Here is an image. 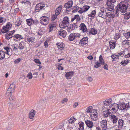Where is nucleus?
<instances>
[{
	"label": "nucleus",
	"instance_id": "obj_34",
	"mask_svg": "<svg viewBox=\"0 0 130 130\" xmlns=\"http://www.w3.org/2000/svg\"><path fill=\"white\" fill-rule=\"evenodd\" d=\"M97 33V31L94 28H91L90 31L89 32V34H91L93 35H95Z\"/></svg>",
	"mask_w": 130,
	"mask_h": 130
},
{
	"label": "nucleus",
	"instance_id": "obj_5",
	"mask_svg": "<svg viewBox=\"0 0 130 130\" xmlns=\"http://www.w3.org/2000/svg\"><path fill=\"white\" fill-rule=\"evenodd\" d=\"M91 111L92 112L90 114V117L92 120L95 121L98 119V113L95 109H93Z\"/></svg>",
	"mask_w": 130,
	"mask_h": 130
},
{
	"label": "nucleus",
	"instance_id": "obj_50",
	"mask_svg": "<svg viewBox=\"0 0 130 130\" xmlns=\"http://www.w3.org/2000/svg\"><path fill=\"white\" fill-rule=\"evenodd\" d=\"M21 19L20 18L18 19V21L15 23V25L16 26H19L21 24Z\"/></svg>",
	"mask_w": 130,
	"mask_h": 130
},
{
	"label": "nucleus",
	"instance_id": "obj_30",
	"mask_svg": "<svg viewBox=\"0 0 130 130\" xmlns=\"http://www.w3.org/2000/svg\"><path fill=\"white\" fill-rule=\"evenodd\" d=\"M115 15L112 12H106V18H111L114 17Z\"/></svg>",
	"mask_w": 130,
	"mask_h": 130
},
{
	"label": "nucleus",
	"instance_id": "obj_27",
	"mask_svg": "<svg viewBox=\"0 0 130 130\" xmlns=\"http://www.w3.org/2000/svg\"><path fill=\"white\" fill-rule=\"evenodd\" d=\"M80 20V17L78 15H75L73 18L71 19V21L73 22L74 21L77 22V21H79Z\"/></svg>",
	"mask_w": 130,
	"mask_h": 130
},
{
	"label": "nucleus",
	"instance_id": "obj_6",
	"mask_svg": "<svg viewBox=\"0 0 130 130\" xmlns=\"http://www.w3.org/2000/svg\"><path fill=\"white\" fill-rule=\"evenodd\" d=\"M49 22V18L48 17L43 16L41 18L40 22L43 25H46L48 24Z\"/></svg>",
	"mask_w": 130,
	"mask_h": 130
},
{
	"label": "nucleus",
	"instance_id": "obj_31",
	"mask_svg": "<svg viewBox=\"0 0 130 130\" xmlns=\"http://www.w3.org/2000/svg\"><path fill=\"white\" fill-rule=\"evenodd\" d=\"M13 38L14 39L15 38L18 39V40H20V39H22L23 38V37L22 35L19 34H15L13 36Z\"/></svg>",
	"mask_w": 130,
	"mask_h": 130
},
{
	"label": "nucleus",
	"instance_id": "obj_41",
	"mask_svg": "<svg viewBox=\"0 0 130 130\" xmlns=\"http://www.w3.org/2000/svg\"><path fill=\"white\" fill-rule=\"evenodd\" d=\"M76 120V119L73 117H72L71 118L68 120V121L69 123H72L73 122H74Z\"/></svg>",
	"mask_w": 130,
	"mask_h": 130
},
{
	"label": "nucleus",
	"instance_id": "obj_47",
	"mask_svg": "<svg viewBox=\"0 0 130 130\" xmlns=\"http://www.w3.org/2000/svg\"><path fill=\"white\" fill-rule=\"evenodd\" d=\"M109 7L108 8H106V9L110 12L113 11L114 10L113 6H111Z\"/></svg>",
	"mask_w": 130,
	"mask_h": 130
},
{
	"label": "nucleus",
	"instance_id": "obj_38",
	"mask_svg": "<svg viewBox=\"0 0 130 130\" xmlns=\"http://www.w3.org/2000/svg\"><path fill=\"white\" fill-rule=\"evenodd\" d=\"M99 61L100 63L103 65L105 64V62L103 59V58L102 56L101 55H100L99 57Z\"/></svg>",
	"mask_w": 130,
	"mask_h": 130
},
{
	"label": "nucleus",
	"instance_id": "obj_32",
	"mask_svg": "<svg viewBox=\"0 0 130 130\" xmlns=\"http://www.w3.org/2000/svg\"><path fill=\"white\" fill-rule=\"evenodd\" d=\"M73 11H72L73 12L75 13L76 12H78L79 13V11L80 10V8L77 6H76L73 8Z\"/></svg>",
	"mask_w": 130,
	"mask_h": 130
},
{
	"label": "nucleus",
	"instance_id": "obj_62",
	"mask_svg": "<svg viewBox=\"0 0 130 130\" xmlns=\"http://www.w3.org/2000/svg\"><path fill=\"white\" fill-rule=\"evenodd\" d=\"M79 127H84V124L83 122H80L79 123Z\"/></svg>",
	"mask_w": 130,
	"mask_h": 130
},
{
	"label": "nucleus",
	"instance_id": "obj_18",
	"mask_svg": "<svg viewBox=\"0 0 130 130\" xmlns=\"http://www.w3.org/2000/svg\"><path fill=\"white\" fill-rule=\"evenodd\" d=\"M73 72H67L65 74V76L66 78L67 79H71L73 75Z\"/></svg>",
	"mask_w": 130,
	"mask_h": 130
},
{
	"label": "nucleus",
	"instance_id": "obj_46",
	"mask_svg": "<svg viewBox=\"0 0 130 130\" xmlns=\"http://www.w3.org/2000/svg\"><path fill=\"white\" fill-rule=\"evenodd\" d=\"M123 35L127 39H128L129 37L130 36V33L128 32L126 33H124Z\"/></svg>",
	"mask_w": 130,
	"mask_h": 130
},
{
	"label": "nucleus",
	"instance_id": "obj_24",
	"mask_svg": "<svg viewBox=\"0 0 130 130\" xmlns=\"http://www.w3.org/2000/svg\"><path fill=\"white\" fill-rule=\"evenodd\" d=\"M35 114V111L33 110H31L30 112L29 118L30 119H33Z\"/></svg>",
	"mask_w": 130,
	"mask_h": 130
},
{
	"label": "nucleus",
	"instance_id": "obj_48",
	"mask_svg": "<svg viewBox=\"0 0 130 130\" xmlns=\"http://www.w3.org/2000/svg\"><path fill=\"white\" fill-rule=\"evenodd\" d=\"M58 43H56V45H58V47L60 49L62 50L64 48V45L63 43L60 44L59 45L58 44Z\"/></svg>",
	"mask_w": 130,
	"mask_h": 130
},
{
	"label": "nucleus",
	"instance_id": "obj_22",
	"mask_svg": "<svg viewBox=\"0 0 130 130\" xmlns=\"http://www.w3.org/2000/svg\"><path fill=\"white\" fill-rule=\"evenodd\" d=\"M26 44V43L24 41L21 42L19 44L18 48L20 50L23 49L25 47Z\"/></svg>",
	"mask_w": 130,
	"mask_h": 130
},
{
	"label": "nucleus",
	"instance_id": "obj_44",
	"mask_svg": "<svg viewBox=\"0 0 130 130\" xmlns=\"http://www.w3.org/2000/svg\"><path fill=\"white\" fill-rule=\"evenodd\" d=\"M67 27V31L68 32H70L74 30L72 25H70L69 26Z\"/></svg>",
	"mask_w": 130,
	"mask_h": 130
},
{
	"label": "nucleus",
	"instance_id": "obj_35",
	"mask_svg": "<svg viewBox=\"0 0 130 130\" xmlns=\"http://www.w3.org/2000/svg\"><path fill=\"white\" fill-rule=\"evenodd\" d=\"M13 33H7L5 35L6 38L8 40H9L12 37H13Z\"/></svg>",
	"mask_w": 130,
	"mask_h": 130
},
{
	"label": "nucleus",
	"instance_id": "obj_55",
	"mask_svg": "<svg viewBox=\"0 0 130 130\" xmlns=\"http://www.w3.org/2000/svg\"><path fill=\"white\" fill-rule=\"evenodd\" d=\"M92 108V106H90L88 108L87 110V111H86L87 112V113H89V112H90L91 111H91L93 110V109L91 110Z\"/></svg>",
	"mask_w": 130,
	"mask_h": 130
},
{
	"label": "nucleus",
	"instance_id": "obj_1",
	"mask_svg": "<svg viewBox=\"0 0 130 130\" xmlns=\"http://www.w3.org/2000/svg\"><path fill=\"white\" fill-rule=\"evenodd\" d=\"M129 5L128 2L125 1L121 2L118 6L116 14L118 15L120 13L121 14L123 15V13L126 12Z\"/></svg>",
	"mask_w": 130,
	"mask_h": 130
},
{
	"label": "nucleus",
	"instance_id": "obj_10",
	"mask_svg": "<svg viewBox=\"0 0 130 130\" xmlns=\"http://www.w3.org/2000/svg\"><path fill=\"white\" fill-rule=\"evenodd\" d=\"M106 10H101L99 12L98 16L104 19L106 18Z\"/></svg>",
	"mask_w": 130,
	"mask_h": 130
},
{
	"label": "nucleus",
	"instance_id": "obj_64",
	"mask_svg": "<svg viewBox=\"0 0 130 130\" xmlns=\"http://www.w3.org/2000/svg\"><path fill=\"white\" fill-rule=\"evenodd\" d=\"M44 46H45V48H47L48 47V44L46 41L44 42Z\"/></svg>",
	"mask_w": 130,
	"mask_h": 130
},
{
	"label": "nucleus",
	"instance_id": "obj_8",
	"mask_svg": "<svg viewBox=\"0 0 130 130\" xmlns=\"http://www.w3.org/2000/svg\"><path fill=\"white\" fill-rule=\"evenodd\" d=\"M45 5L43 3H41L37 4L35 8L36 11L37 12H39L40 10L42 9H44Z\"/></svg>",
	"mask_w": 130,
	"mask_h": 130
},
{
	"label": "nucleus",
	"instance_id": "obj_52",
	"mask_svg": "<svg viewBox=\"0 0 130 130\" xmlns=\"http://www.w3.org/2000/svg\"><path fill=\"white\" fill-rule=\"evenodd\" d=\"M5 22V19L4 18L0 17V25H2L3 23H4Z\"/></svg>",
	"mask_w": 130,
	"mask_h": 130
},
{
	"label": "nucleus",
	"instance_id": "obj_11",
	"mask_svg": "<svg viewBox=\"0 0 130 130\" xmlns=\"http://www.w3.org/2000/svg\"><path fill=\"white\" fill-rule=\"evenodd\" d=\"M100 126L103 128L102 130H106L107 129V121L105 120H102L100 122Z\"/></svg>",
	"mask_w": 130,
	"mask_h": 130
},
{
	"label": "nucleus",
	"instance_id": "obj_49",
	"mask_svg": "<svg viewBox=\"0 0 130 130\" xmlns=\"http://www.w3.org/2000/svg\"><path fill=\"white\" fill-rule=\"evenodd\" d=\"M124 19H125L128 20L130 17V13H126L124 14Z\"/></svg>",
	"mask_w": 130,
	"mask_h": 130
},
{
	"label": "nucleus",
	"instance_id": "obj_21",
	"mask_svg": "<svg viewBox=\"0 0 130 130\" xmlns=\"http://www.w3.org/2000/svg\"><path fill=\"white\" fill-rule=\"evenodd\" d=\"M112 100L111 99L106 100L103 102L104 106H108L112 103Z\"/></svg>",
	"mask_w": 130,
	"mask_h": 130
},
{
	"label": "nucleus",
	"instance_id": "obj_12",
	"mask_svg": "<svg viewBox=\"0 0 130 130\" xmlns=\"http://www.w3.org/2000/svg\"><path fill=\"white\" fill-rule=\"evenodd\" d=\"M88 38L87 37H85L83 38L80 41L79 44L82 46L86 45L88 44Z\"/></svg>",
	"mask_w": 130,
	"mask_h": 130
},
{
	"label": "nucleus",
	"instance_id": "obj_56",
	"mask_svg": "<svg viewBox=\"0 0 130 130\" xmlns=\"http://www.w3.org/2000/svg\"><path fill=\"white\" fill-rule=\"evenodd\" d=\"M57 15L56 14H53L51 17V20L52 21H54L57 18Z\"/></svg>",
	"mask_w": 130,
	"mask_h": 130
},
{
	"label": "nucleus",
	"instance_id": "obj_43",
	"mask_svg": "<svg viewBox=\"0 0 130 130\" xmlns=\"http://www.w3.org/2000/svg\"><path fill=\"white\" fill-rule=\"evenodd\" d=\"M127 95L126 93H123L121 94H119V96L121 99H124L126 98V95Z\"/></svg>",
	"mask_w": 130,
	"mask_h": 130
},
{
	"label": "nucleus",
	"instance_id": "obj_45",
	"mask_svg": "<svg viewBox=\"0 0 130 130\" xmlns=\"http://www.w3.org/2000/svg\"><path fill=\"white\" fill-rule=\"evenodd\" d=\"M96 12L95 10L92 11L91 13L88 15V16L90 17H94L96 14Z\"/></svg>",
	"mask_w": 130,
	"mask_h": 130
},
{
	"label": "nucleus",
	"instance_id": "obj_63",
	"mask_svg": "<svg viewBox=\"0 0 130 130\" xmlns=\"http://www.w3.org/2000/svg\"><path fill=\"white\" fill-rule=\"evenodd\" d=\"M68 99L67 98H65L64 99L61 101V103L62 104L64 103V102H66L68 101Z\"/></svg>",
	"mask_w": 130,
	"mask_h": 130
},
{
	"label": "nucleus",
	"instance_id": "obj_53",
	"mask_svg": "<svg viewBox=\"0 0 130 130\" xmlns=\"http://www.w3.org/2000/svg\"><path fill=\"white\" fill-rule=\"evenodd\" d=\"M22 3H24V4L26 5H30L31 4L30 2L28 1H24Z\"/></svg>",
	"mask_w": 130,
	"mask_h": 130
},
{
	"label": "nucleus",
	"instance_id": "obj_2",
	"mask_svg": "<svg viewBox=\"0 0 130 130\" xmlns=\"http://www.w3.org/2000/svg\"><path fill=\"white\" fill-rule=\"evenodd\" d=\"M69 20L68 17H65L63 19L62 24L60 25V27L61 28L66 27L69 24Z\"/></svg>",
	"mask_w": 130,
	"mask_h": 130
},
{
	"label": "nucleus",
	"instance_id": "obj_26",
	"mask_svg": "<svg viewBox=\"0 0 130 130\" xmlns=\"http://www.w3.org/2000/svg\"><path fill=\"white\" fill-rule=\"evenodd\" d=\"M116 2V0H107L106 4L108 6H113Z\"/></svg>",
	"mask_w": 130,
	"mask_h": 130
},
{
	"label": "nucleus",
	"instance_id": "obj_25",
	"mask_svg": "<svg viewBox=\"0 0 130 130\" xmlns=\"http://www.w3.org/2000/svg\"><path fill=\"white\" fill-rule=\"evenodd\" d=\"M62 6L60 5L56 9L55 11V14L58 15L60 14L62 9Z\"/></svg>",
	"mask_w": 130,
	"mask_h": 130
},
{
	"label": "nucleus",
	"instance_id": "obj_7",
	"mask_svg": "<svg viewBox=\"0 0 130 130\" xmlns=\"http://www.w3.org/2000/svg\"><path fill=\"white\" fill-rule=\"evenodd\" d=\"M80 36V34L78 33L71 34L69 36V39L70 41H72L77 37H79Z\"/></svg>",
	"mask_w": 130,
	"mask_h": 130
},
{
	"label": "nucleus",
	"instance_id": "obj_54",
	"mask_svg": "<svg viewBox=\"0 0 130 130\" xmlns=\"http://www.w3.org/2000/svg\"><path fill=\"white\" fill-rule=\"evenodd\" d=\"M120 37V35H119V34H116L115 36H114V39L117 40Z\"/></svg>",
	"mask_w": 130,
	"mask_h": 130
},
{
	"label": "nucleus",
	"instance_id": "obj_61",
	"mask_svg": "<svg viewBox=\"0 0 130 130\" xmlns=\"http://www.w3.org/2000/svg\"><path fill=\"white\" fill-rule=\"evenodd\" d=\"M21 60L20 58H18L14 62L16 64H18L20 62Z\"/></svg>",
	"mask_w": 130,
	"mask_h": 130
},
{
	"label": "nucleus",
	"instance_id": "obj_3",
	"mask_svg": "<svg viewBox=\"0 0 130 130\" xmlns=\"http://www.w3.org/2000/svg\"><path fill=\"white\" fill-rule=\"evenodd\" d=\"M130 107V103H128L126 104L125 103L121 105H119L118 109L119 110L125 111L127 110V109Z\"/></svg>",
	"mask_w": 130,
	"mask_h": 130
},
{
	"label": "nucleus",
	"instance_id": "obj_28",
	"mask_svg": "<svg viewBox=\"0 0 130 130\" xmlns=\"http://www.w3.org/2000/svg\"><path fill=\"white\" fill-rule=\"evenodd\" d=\"M115 43L116 42H113L109 41V46L110 47V49H113L115 48L116 45Z\"/></svg>",
	"mask_w": 130,
	"mask_h": 130
},
{
	"label": "nucleus",
	"instance_id": "obj_59",
	"mask_svg": "<svg viewBox=\"0 0 130 130\" xmlns=\"http://www.w3.org/2000/svg\"><path fill=\"white\" fill-rule=\"evenodd\" d=\"M27 77L29 79H31L32 77V73L31 72L28 73L27 74Z\"/></svg>",
	"mask_w": 130,
	"mask_h": 130
},
{
	"label": "nucleus",
	"instance_id": "obj_58",
	"mask_svg": "<svg viewBox=\"0 0 130 130\" xmlns=\"http://www.w3.org/2000/svg\"><path fill=\"white\" fill-rule=\"evenodd\" d=\"M11 94H10V95L9 100L11 101L14 100L15 99V98L14 96H11Z\"/></svg>",
	"mask_w": 130,
	"mask_h": 130
},
{
	"label": "nucleus",
	"instance_id": "obj_23",
	"mask_svg": "<svg viewBox=\"0 0 130 130\" xmlns=\"http://www.w3.org/2000/svg\"><path fill=\"white\" fill-rule=\"evenodd\" d=\"M4 49L6 51V54L8 55L11 56L12 54V50L11 49L8 47H4Z\"/></svg>",
	"mask_w": 130,
	"mask_h": 130
},
{
	"label": "nucleus",
	"instance_id": "obj_19",
	"mask_svg": "<svg viewBox=\"0 0 130 130\" xmlns=\"http://www.w3.org/2000/svg\"><path fill=\"white\" fill-rule=\"evenodd\" d=\"M56 24L55 23H53L49 24L48 26L49 28V32H50L52 31L54 28L56 27Z\"/></svg>",
	"mask_w": 130,
	"mask_h": 130
},
{
	"label": "nucleus",
	"instance_id": "obj_16",
	"mask_svg": "<svg viewBox=\"0 0 130 130\" xmlns=\"http://www.w3.org/2000/svg\"><path fill=\"white\" fill-rule=\"evenodd\" d=\"M80 29L82 30V32H86L87 31V29L86 26L84 23H82L80 26Z\"/></svg>",
	"mask_w": 130,
	"mask_h": 130
},
{
	"label": "nucleus",
	"instance_id": "obj_39",
	"mask_svg": "<svg viewBox=\"0 0 130 130\" xmlns=\"http://www.w3.org/2000/svg\"><path fill=\"white\" fill-rule=\"evenodd\" d=\"M119 106V105L118 104H117L116 103H114L113 104H112L109 107V110H110V108H111V107H113V108H114L118 110V107Z\"/></svg>",
	"mask_w": 130,
	"mask_h": 130
},
{
	"label": "nucleus",
	"instance_id": "obj_42",
	"mask_svg": "<svg viewBox=\"0 0 130 130\" xmlns=\"http://www.w3.org/2000/svg\"><path fill=\"white\" fill-rule=\"evenodd\" d=\"M111 58L113 59L112 61H115V59H117V61H118L119 58H118V57L117 55L113 54L111 55Z\"/></svg>",
	"mask_w": 130,
	"mask_h": 130
},
{
	"label": "nucleus",
	"instance_id": "obj_14",
	"mask_svg": "<svg viewBox=\"0 0 130 130\" xmlns=\"http://www.w3.org/2000/svg\"><path fill=\"white\" fill-rule=\"evenodd\" d=\"M58 34L59 37L61 38H64L66 36L67 32L65 31L62 30L58 32Z\"/></svg>",
	"mask_w": 130,
	"mask_h": 130
},
{
	"label": "nucleus",
	"instance_id": "obj_36",
	"mask_svg": "<svg viewBox=\"0 0 130 130\" xmlns=\"http://www.w3.org/2000/svg\"><path fill=\"white\" fill-rule=\"evenodd\" d=\"M109 110H106L105 111H103V114L104 115V117H107L108 116H109L110 113L109 111Z\"/></svg>",
	"mask_w": 130,
	"mask_h": 130
},
{
	"label": "nucleus",
	"instance_id": "obj_33",
	"mask_svg": "<svg viewBox=\"0 0 130 130\" xmlns=\"http://www.w3.org/2000/svg\"><path fill=\"white\" fill-rule=\"evenodd\" d=\"M27 24L28 25L30 26L33 24V20L32 19H29L26 20Z\"/></svg>",
	"mask_w": 130,
	"mask_h": 130
},
{
	"label": "nucleus",
	"instance_id": "obj_9",
	"mask_svg": "<svg viewBox=\"0 0 130 130\" xmlns=\"http://www.w3.org/2000/svg\"><path fill=\"white\" fill-rule=\"evenodd\" d=\"M15 85L14 84H11L7 90V93L10 94L13 93L15 90Z\"/></svg>",
	"mask_w": 130,
	"mask_h": 130
},
{
	"label": "nucleus",
	"instance_id": "obj_13",
	"mask_svg": "<svg viewBox=\"0 0 130 130\" xmlns=\"http://www.w3.org/2000/svg\"><path fill=\"white\" fill-rule=\"evenodd\" d=\"M73 4V1H70L64 4V7L66 8V11H69L68 9L72 7Z\"/></svg>",
	"mask_w": 130,
	"mask_h": 130
},
{
	"label": "nucleus",
	"instance_id": "obj_4",
	"mask_svg": "<svg viewBox=\"0 0 130 130\" xmlns=\"http://www.w3.org/2000/svg\"><path fill=\"white\" fill-rule=\"evenodd\" d=\"M12 25L10 22H8L6 26H4L3 28L1 30L2 33L7 32L11 27Z\"/></svg>",
	"mask_w": 130,
	"mask_h": 130
},
{
	"label": "nucleus",
	"instance_id": "obj_51",
	"mask_svg": "<svg viewBox=\"0 0 130 130\" xmlns=\"http://www.w3.org/2000/svg\"><path fill=\"white\" fill-rule=\"evenodd\" d=\"M95 65L94 66L95 68H98L101 66V64L99 62L97 61L95 63Z\"/></svg>",
	"mask_w": 130,
	"mask_h": 130
},
{
	"label": "nucleus",
	"instance_id": "obj_57",
	"mask_svg": "<svg viewBox=\"0 0 130 130\" xmlns=\"http://www.w3.org/2000/svg\"><path fill=\"white\" fill-rule=\"evenodd\" d=\"M68 120H65L63 121V126L64 127H66L68 125Z\"/></svg>",
	"mask_w": 130,
	"mask_h": 130
},
{
	"label": "nucleus",
	"instance_id": "obj_40",
	"mask_svg": "<svg viewBox=\"0 0 130 130\" xmlns=\"http://www.w3.org/2000/svg\"><path fill=\"white\" fill-rule=\"evenodd\" d=\"M35 39V38L34 37H31L28 38H27V41L29 43H32L34 41Z\"/></svg>",
	"mask_w": 130,
	"mask_h": 130
},
{
	"label": "nucleus",
	"instance_id": "obj_20",
	"mask_svg": "<svg viewBox=\"0 0 130 130\" xmlns=\"http://www.w3.org/2000/svg\"><path fill=\"white\" fill-rule=\"evenodd\" d=\"M111 119L112 120L113 123H116L117 121L118 120V118L115 115L111 114L110 115Z\"/></svg>",
	"mask_w": 130,
	"mask_h": 130
},
{
	"label": "nucleus",
	"instance_id": "obj_15",
	"mask_svg": "<svg viewBox=\"0 0 130 130\" xmlns=\"http://www.w3.org/2000/svg\"><path fill=\"white\" fill-rule=\"evenodd\" d=\"M90 8V7L88 6L85 5L81 8H80V10L79 11V13L81 14L83 12H84L87 11Z\"/></svg>",
	"mask_w": 130,
	"mask_h": 130
},
{
	"label": "nucleus",
	"instance_id": "obj_37",
	"mask_svg": "<svg viewBox=\"0 0 130 130\" xmlns=\"http://www.w3.org/2000/svg\"><path fill=\"white\" fill-rule=\"evenodd\" d=\"M5 53L2 51H0V59H3L5 57Z\"/></svg>",
	"mask_w": 130,
	"mask_h": 130
},
{
	"label": "nucleus",
	"instance_id": "obj_60",
	"mask_svg": "<svg viewBox=\"0 0 130 130\" xmlns=\"http://www.w3.org/2000/svg\"><path fill=\"white\" fill-rule=\"evenodd\" d=\"M71 25H72L74 29H75V28H77L78 27V26L77 25L76 23H73V24Z\"/></svg>",
	"mask_w": 130,
	"mask_h": 130
},
{
	"label": "nucleus",
	"instance_id": "obj_17",
	"mask_svg": "<svg viewBox=\"0 0 130 130\" xmlns=\"http://www.w3.org/2000/svg\"><path fill=\"white\" fill-rule=\"evenodd\" d=\"M85 123L87 126L90 128H92L94 125L93 122L88 120H86Z\"/></svg>",
	"mask_w": 130,
	"mask_h": 130
},
{
	"label": "nucleus",
	"instance_id": "obj_29",
	"mask_svg": "<svg viewBox=\"0 0 130 130\" xmlns=\"http://www.w3.org/2000/svg\"><path fill=\"white\" fill-rule=\"evenodd\" d=\"M124 121L121 119H119L118 121V127L121 128L123 125Z\"/></svg>",
	"mask_w": 130,
	"mask_h": 130
}]
</instances>
